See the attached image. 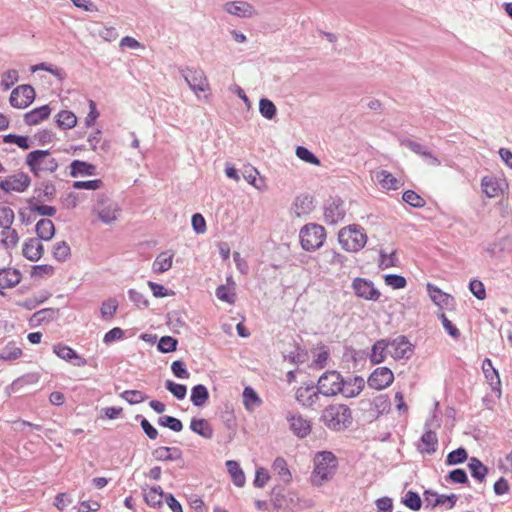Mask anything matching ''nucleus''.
<instances>
[{
	"label": "nucleus",
	"mask_w": 512,
	"mask_h": 512,
	"mask_svg": "<svg viewBox=\"0 0 512 512\" xmlns=\"http://www.w3.org/2000/svg\"><path fill=\"white\" fill-rule=\"evenodd\" d=\"M22 274L16 268L0 269V289L13 288L21 282Z\"/></svg>",
	"instance_id": "nucleus-24"
},
{
	"label": "nucleus",
	"mask_w": 512,
	"mask_h": 512,
	"mask_svg": "<svg viewBox=\"0 0 512 512\" xmlns=\"http://www.w3.org/2000/svg\"><path fill=\"white\" fill-rule=\"evenodd\" d=\"M294 206L298 216L309 213L313 208V197L309 194H301L296 197Z\"/></svg>",
	"instance_id": "nucleus-42"
},
{
	"label": "nucleus",
	"mask_w": 512,
	"mask_h": 512,
	"mask_svg": "<svg viewBox=\"0 0 512 512\" xmlns=\"http://www.w3.org/2000/svg\"><path fill=\"white\" fill-rule=\"evenodd\" d=\"M426 288L431 300L440 307L448 306L449 302L452 300L449 294L443 292L440 288L431 283H428Z\"/></svg>",
	"instance_id": "nucleus-40"
},
{
	"label": "nucleus",
	"mask_w": 512,
	"mask_h": 512,
	"mask_svg": "<svg viewBox=\"0 0 512 512\" xmlns=\"http://www.w3.org/2000/svg\"><path fill=\"white\" fill-rule=\"evenodd\" d=\"M51 107L48 104L36 107L24 114V123L28 126H35L49 118Z\"/></svg>",
	"instance_id": "nucleus-21"
},
{
	"label": "nucleus",
	"mask_w": 512,
	"mask_h": 512,
	"mask_svg": "<svg viewBox=\"0 0 512 512\" xmlns=\"http://www.w3.org/2000/svg\"><path fill=\"white\" fill-rule=\"evenodd\" d=\"M445 480L446 482L452 484H462L466 486L470 485L468 475L466 471L462 468H455L449 471L448 474L445 476Z\"/></svg>",
	"instance_id": "nucleus-48"
},
{
	"label": "nucleus",
	"mask_w": 512,
	"mask_h": 512,
	"mask_svg": "<svg viewBox=\"0 0 512 512\" xmlns=\"http://www.w3.org/2000/svg\"><path fill=\"white\" fill-rule=\"evenodd\" d=\"M15 219L14 211L8 206H0V228L2 231L1 236L6 234V230H9Z\"/></svg>",
	"instance_id": "nucleus-44"
},
{
	"label": "nucleus",
	"mask_w": 512,
	"mask_h": 512,
	"mask_svg": "<svg viewBox=\"0 0 512 512\" xmlns=\"http://www.w3.org/2000/svg\"><path fill=\"white\" fill-rule=\"evenodd\" d=\"M35 97V89L30 84H22L12 90L9 102L14 108L25 109L34 102Z\"/></svg>",
	"instance_id": "nucleus-8"
},
{
	"label": "nucleus",
	"mask_w": 512,
	"mask_h": 512,
	"mask_svg": "<svg viewBox=\"0 0 512 512\" xmlns=\"http://www.w3.org/2000/svg\"><path fill=\"white\" fill-rule=\"evenodd\" d=\"M70 176L73 178L94 176L96 174V166L87 161L75 159L70 163Z\"/></svg>",
	"instance_id": "nucleus-25"
},
{
	"label": "nucleus",
	"mask_w": 512,
	"mask_h": 512,
	"mask_svg": "<svg viewBox=\"0 0 512 512\" xmlns=\"http://www.w3.org/2000/svg\"><path fill=\"white\" fill-rule=\"evenodd\" d=\"M468 468L471 476L480 483L486 480L488 467L485 466L477 457H471L468 462Z\"/></svg>",
	"instance_id": "nucleus-37"
},
{
	"label": "nucleus",
	"mask_w": 512,
	"mask_h": 512,
	"mask_svg": "<svg viewBox=\"0 0 512 512\" xmlns=\"http://www.w3.org/2000/svg\"><path fill=\"white\" fill-rule=\"evenodd\" d=\"M481 187L483 193L489 198L497 197L502 192L499 180L493 176H484L481 180Z\"/></svg>",
	"instance_id": "nucleus-35"
},
{
	"label": "nucleus",
	"mask_w": 512,
	"mask_h": 512,
	"mask_svg": "<svg viewBox=\"0 0 512 512\" xmlns=\"http://www.w3.org/2000/svg\"><path fill=\"white\" fill-rule=\"evenodd\" d=\"M338 240L346 251L358 252L366 245L367 235L361 226L349 225L339 231Z\"/></svg>",
	"instance_id": "nucleus-4"
},
{
	"label": "nucleus",
	"mask_w": 512,
	"mask_h": 512,
	"mask_svg": "<svg viewBox=\"0 0 512 512\" xmlns=\"http://www.w3.org/2000/svg\"><path fill=\"white\" fill-rule=\"evenodd\" d=\"M54 121L59 129L68 130L76 126L77 117L70 110H61L55 115Z\"/></svg>",
	"instance_id": "nucleus-33"
},
{
	"label": "nucleus",
	"mask_w": 512,
	"mask_h": 512,
	"mask_svg": "<svg viewBox=\"0 0 512 512\" xmlns=\"http://www.w3.org/2000/svg\"><path fill=\"white\" fill-rule=\"evenodd\" d=\"M401 503L413 511H418L422 507V499L419 493L412 490H409L405 494L401 500Z\"/></svg>",
	"instance_id": "nucleus-54"
},
{
	"label": "nucleus",
	"mask_w": 512,
	"mask_h": 512,
	"mask_svg": "<svg viewBox=\"0 0 512 512\" xmlns=\"http://www.w3.org/2000/svg\"><path fill=\"white\" fill-rule=\"evenodd\" d=\"M22 356V349L17 347L14 342H9L0 352V360L13 361Z\"/></svg>",
	"instance_id": "nucleus-53"
},
{
	"label": "nucleus",
	"mask_w": 512,
	"mask_h": 512,
	"mask_svg": "<svg viewBox=\"0 0 512 512\" xmlns=\"http://www.w3.org/2000/svg\"><path fill=\"white\" fill-rule=\"evenodd\" d=\"M165 388L177 399L183 400L187 395V386L184 384L176 383L173 380L165 381Z\"/></svg>",
	"instance_id": "nucleus-57"
},
{
	"label": "nucleus",
	"mask_w": 512,
	"mask_h": 512,
	"mask_svg": "<svg viewBox=\"0 0 512 512\" xmlns=\"http://www.w3.org/2000/svg\"><path fill=\"white\" fill-rule=\"evenodd\" d=\"M23 256L32 262H37L41 259L44 253V246L37 238H28L22 248Z\"/></svg>",
	"instance_id": "nucleus-20"
},
{
	"label": "nucleus",
	"mask_w": 512,
	"mask_h": 512,
	"mask_svg": "<svg viewBox=\"0 0 512 512\" xmlns=\"http://www.w3.org/2000/svg\"><path fill=\"white\" fill-rule=\"evenodd\" d=\"M178 346V340L172 336H162L158 343L157 349L161 353H171L176 351Z\"/></svg>",
	"instance_id": "nucleus-60"
},
{
	"label": "nucleus",
	"mask_w": 512,
	"mask_h": 512,
	"mask_svg": "<svg viewBox=\"0 0 512 512\" xmlns=\"http://www.w3.org/2000/svg\"><path fill=\"white\" fill-rule=\"evenodd\" d=\"M394 381V374L388 367H378L370 374L367 384L375 390H383L390 386Z\"/></svg>",
	"instance_id": "nucleus-14"
},
{
	"label": "nucleus",
	"mask_w": 512,
	"mask_h": 512,
	"mask_svg": "<svg viewBox=\"0 0 512 512\" xmlns=\"http://www.w3.org/2000/svg\"><path fill=\"white\" fill-rule=\"evenodd\" d=\"M31 184L30 176L25 172H18L0 181V189L6 194L12 192L23 193Z\"/></svg>",
	"instance_id": "nucleus-9"
},
{
	"label": "nucleus",
	"mask_w": 512,
	"mask_h": 512,
	"mask_svg": "<svg viewBox=\"0 0 512 512\" xmlns=\"http://www.w3.org/2000/svg\"><path fill=\"white\" fill-rule=\"evenodd\" d=\"M320 420L332 431H343L353 423L351 409L345 404L328 405L322 411Z\"/></svg>",
	"instance_id": "nucleus-1"
},
{
	"label": "nucleus",
	"mask_w": 512,
	"mask_h": 512,
	"mask_svg": "<svg viewBox=\"0 0 512 512\" xmlns=\"http://www.w3.org/2000/svg\"><path fill=\"white\" fill-rule=\"evenodd\" d=\"M3 142L6 144H15L23 150H27L32 146L29 136L18 134H7L3 136Z\"/></svg>",
	"instance_id": "nucleus-49"
},
{
	"label": "nucleus",
	"mask_w": 512,
	"mask_h": 512,
	"mask_svg": "<svg viewBox=\"0 0 512 512\" xmlns=\"http://www.w3.org/2000/svg\"><path fill=\"white\" fill-rule=\"evenodd\" d=\"M438 448V437L436 432L431 429L425 430V432L420 437V445H418L417 450L421 454L432 455L437 451Z\"/></svg>",
	"instance_id": "nucleus-22"
},
{
	"label": "nucleus",
	"mask_w": 512,
	"mask_h": 512,
	"mask_svg": "<svg viewBox=\"0 0 512 512\" xmlns=\"http://www.w3.org/2000/svg\"><path fill=\"white\" fill-rule=\"evenodd\" d=\"M398 258L396 256V251L387 254L385 251L381 250L379 253V268L382 270L388 269L390 267L397 266Z\"/></svg>",
	"instance_id": "nucleus-62"
},
{
	"label": "nucleus",
	"mask_w": 512,
	"mask_h": 512,
	"mask_svg": "<svg viewBox=\"0 0 512 512\" xmlns=\"http://www.w3.org/2000/svg\"><path fill=\"white\" fill-rule=\"evenodd\" d=\"M181 74L195 93L204 92L208 87L207 78L202 69L187 67L181 70Z\"/></svg>",
	"instance_id": "nucleus-12"
},
{
	"label": "nucleus",
	"mask_w": 512,
	"mask_h": 512,
	"mask_svg": "<svg viewBox=\"0 0 512 512\" xmlns=\"http://www.w3.org/2000/svg\"><path fill=\"white\" fill-rule=\"evenodd\" d=\"M318 392L326 397L336 396L343 388V376L336 370L324 372L315 384Z\"/></svg>",
	"instance_id": "nucleus-7"
},
{
	"label": "nucleus",
	"mask_w": 512,
	"mask_h": 512,
	"mask_svg": "<svg viewBox=\"0 0 512 512\" xmlns=\"http://www.w3.org/2000/svg\"><path fill=\"white\" fill-rule=\"evenodd\" d=\"M364 387L365 381L362 376L343 377V388L339 394H342L345 398H354L363 391Z\"/></svg>",
	"instance_id": "nucleus-17"
},
{
	"label": "nucleus",
	"mask_w": 512,
	"mask_h": 512,
	"mask_svg": "<svg viewBox=\"0 0 512 512\" xmlns=\"http://www.w3.org/2000/svg\"><path fill=\"white\" fill-rule=\"evenodd\" d=\"M373 411L376 412V417L388 413L391 409V402L388 395H378L371 402Z\"/></svg>",
	"instance_id": "nucleus-45"
},
{
	"label": "nucleus",
	"mask_w": 512,
	"mask_h": 512,
	"mask_svg": "<svg viewBox=\"0 0 512 512\" xmlns=\"http://www.w3.org/2000/svg\"><path fill=\"white\" fill-rule=\"evenodd\" d=\"M388 347L389 339L377 340L371 347L370 362L374 365L384 362L387 357Z\"/></svg>",
	"instance_id": "nucleus-28"
},
{
	"label": "nucleus",
	"mask_w": 512,
	"mask_h": 512,
	"mask_svg": "<svg viewBox=\"0 0 512 512\" xmlns=\"http://www.w3.org/2000/svg\"><path fill=\"white\" fill-rule=\"evenodd\" d=\"M424 496L425 499L430 502L432 507L446 505L447 509H452L458 500V496L456 494H438L436 491L431 489L425 490Z\"/></svg>",
	"instance_id": "nucleus-18"
},
{
	"label": "nucleus",
	"mask_w": 512,
	"mask_h": 512,
	"mask_svg": "<svg viewBox=\"0 0 512 512\" xmlns=\"http://www.w3.org/2000/svg\"><path fill=\"white\" fill-rule=\"evenodd\" d=\"M389 347L392 348L390 354L395 360H409L414 353V345L405 335L389 339Z\"/></svg>",
	"instance_id": "nucleus-10"
},
{
	"label": "nucleus",
	"mask_w": 512,
	"mask_h": 512,
	"mask_svg": "<svg viewBox=\"0 0 512 512\" xmlns=\"http://www.w3.org/2000/svg\"><path fill=\"white\" fill-rule=\"evenodd\" d=\"M118 301L115 298H109L102 302L100 313L103 319H111L118 309Z\"/></svg>",
	"instance_id": "nucleus-59"
},
{
	"label": "nucleus",
	"mask_w": 512,
	"mask_h": 512,
	"mask_svg": "<svg viewBox=\"0 0 512 512\" xmlns=\"http://www.w3.org/2000/svg\"><path fill=\"white\" fill-rule=\"evenodd\" d=\"M58 310L54 308H44L36 311L29 319L30 327H36L43 323H49L56 319Z\"/></svg>",
	"instance_id": "nucleus-30"
},
{
	"label": "nucleus",
	"mask_w": 512,
	"mask_h": 512,
	"mask_svg": "<svg viewBox=\"0 0 512 512\" xmlns=\"http://www.w3.org/2000/svg\"><path fill=\"white\" fill-rule=\"evenodd\" d=\"M36 201H52L56 195V186L51 181H43L34 189Z\"/></svg>",
	"instance_id": "nucleus-34"
},
{
	"label": "nucleus",
	"mask_w": 512,
	"mask_h": 512,
	"mask_svg": "<svg viewBox=\"0 0 512 512\" xmlns=\"http://www.w3.org/2000/svg\"><path fill=\"white\" fill-rule=\"evenodd\" d=\"M320 393L314 382L301 386L296 390V400L305 407L313 406L319 399Z\"/></svg>",
	"instance_id": "nucleus-16"
},
{
	"label": "nucleus",
	"mask_w": 512,
	"mask_h": 512,
	"mask_svg": "<svg viewBox=\"0 0 512 512\" xmlns=\"http://www.w3.org/2000/svg\"><path fill=\"white\" fill-rule=\"evenodd\" d=\"M287 421L289 422L291 431L298 438H305L310 434L312 429L311 422L302 415L289 413L287 415Z\"/></svg>",
	"instance_id": "nucleus-15"
},
{
	"label": "nucleus",
	"mask_w": 512,
	"mask_h": 512,
	"mask_svg": "<svg viewBox=\"0 0 512 512\" xmlns=\"http://www.w3.org/2000/svg\"><path fill=\"white\" fill-rule=\"evenodd\" d=\"M173 255H168L167 252L160 253L153 262V271L157 273H164L172 267Z\"/></svg>",
	"instance_id": "nucleus-46"
},
{
	"label": "nucleus",
	"mask_w": 512,
	"mask_h": 512,
	"mask_svg": "<svg viewBox=\"0 0 512 512\" xmlns=\"http://www.w3.org/2000/svg\"><path fill=\"white\" fill-rule=\"evenodd\" d=\"M272 469L284 483H290L292 480V474L288 468L287 461L283 457H277L273 461Z\"/></svg>",
	"instance_id": "nucleus-41"
},
{
	"label": "nucleus",
	"mask_w": 512,
	"mask_h": 512,
	"mask_svg": "<svg viewBox=\"0 0 512 512\" xmlns=\"http://www.w3.org/2000/svg\"><path fill=\"white\" fill-rule=\"evenodd\" d=\"M352 289L357 297L365 300L378 301L381 296L373 282L366 278L356 277L352 281Z\"/></svg>",
	"instance_id": "nucleus-11"
},
{
	"label": "nucleus",
	"mask_w": 512,
	"mask_h": 512,
	"mask_svg": "<svg viewBox=\"0 0 512 512\" xmlns=\"http://www.w3.org/2000/svg\"><path fill=\"white\" fill-rule=\"evenodd\" d=\"M345 203L339 197H330L324 206L325 221L329 224H336L345 217Z\"/></svg>",
	"instance_id": "nucleus-13"
},
{
	"label": "nucleus",
	"mask_w": 512,
	"mask_h": 512,
	"mask_svg": "<svg viewBox=\"0 0 512 512\" xmlns=\"http://www.w3.org/2000/svg\"><path fill=\"white\" fill-rule=\"evenodd\" d=\"M120 213V208L117 203L110 202L107 205L100 207L97 211L98 218L104 224H111L115 222Z\"/></svg>",
	"instance_id": "nucleus-29"
},
{
	"label": "nucleus",
	"mask_w": 512,
	"mask_h": 512,
	"mask_svg": "<svg viewBox=\"0 0 512 512\" xmlns=\"http://www.w3.org/2000/svg\"><path fill=\"white\" fill-rule=\"evenodd\" d=\"M29 209L40 216L53 217L56 214V208L54 206L37 204L36 197L27 199Z\"/></svg>",
	"instance_id": "nucleus-43"
},
{
	"label": "nucleus",
	"mask_w": 512,
	"mask_h": 512,
	"mask_svg": "<svg viewBox=\"0 0 512 512\" xmlns=\"http://www.w3.org/2000/svg\"><path fill=\"white\" fill-rule=\"evenodd\" d=\"M52 253L55 260L58 262H64L71 255L70 246L66 241H59L53 246Z\"/></svg>",
	"instance_id": "nucleus-55"
},
{
	"label": "nucleus",
	"mask_w": 512,
	"mask_h": 512,
	"mask_svg": "<svg viewBox=\"0 0 512 512\" xmlns=\"http://www.w3.org/2000/svg\"><path fill=\"white\" fill-rule=\"evenodd\" d=\"M485 379L491 387V390L496 394L498 398L502 395L501 390V380L499 376V372L497 369H487L486 372H483Z\"/></svg>",
	"instance_id": "nucleus-47"
},
{
	"label": "nucleus",
	"mask_w": 512,
	"mask_h": 512,
	"mask_svg": "<svg viewBox=\"0 0 512 512\" xmlns=\"http://www.w3.org/2000/svg\"><path fill=\"white\" fill-rule=\"evenodd\" d=\"M153 457L157 461H178L182 460V450L178 447L161 446L153 450Z\"/></svg>",
	"instance_id": "nucleus-26"
},
{
	"label": "nucleus",
	"mask_w": 512,
	"mask_h": 512,
	"mask_svg": "<svg viewBox=\"0 0 512 512\" xmlns=\"http://www.w3.org/2000/svg\"><path fill=\"white\" fill-rule=\"evenodd\" d=\"M225 465L233 484L237 487H243L245 485L246 478L240 464L235 460H227Z\"/></svg>",
	"instance_id": "nucleus-36"
},
{
	"label": "nucleus",
	"mask_w": 512,
	"mask_h": 512,
	"mask_svg": "<svg viewBox=\"0 0 512 512\" xmlns=\"http://www.w3.org/2000/svg\"><path fill=\"white\" fill-rule=\"evenodd\" d=\"M224 10L228 14L237 16L239 18H250L256 13L254 7L245 1L227 2L224 5Z\"/></svg>",
	"instance_id": "nucleus-19"
},
{
	"label": "nucleus",
	"mask_w": 512,
	"mask_h": 512,
	"mask_svg": "<svg viewBox=\"0 0 512 512\" xmlns=\"http://www.w3.org/2000/svg\"><path fill=\"white\" fill-rule=\"evenodd\" d=\"M243 405L248 412H254L259 408L263 401L256 390L251 386H246L242 392Z\"/></svg>",
	"instance_id": "nucleus-27"
},
{
	"label": "nucleus",
	"mask_w": 512,
	"mask_h": 512,
	"mask_svg": "<svg viewBox=\"0 0 512 512\" xmlns=\"http://www.w3.org/2000/svg\"><path fill=\"white\" fill-rule=\"evenodd\" d=\"M209 400V390L204 384L192 387L190 401L195 407H203Z\"/></svg>",
	"instance_id": "nucleus-38"
},
{
	"label": "nucleus",
	"mask_w": 512,
	"mask_h": 512,
	"mask_svg": "<svg viewBox=\"0 0 512 512\" xmlns=\"http://www.w3.org/2000/svg\"><path fill=\"white\" fill-rule=\"evenodd\" d=\"M120 397L130 405L139 404L148 398V396L140 390H125L120 394Z\"/></svg>",
	"instance_id": "nucleus-61"
},
{
	"label": "nucleus",
	"mask_w": 512,
	"mask_h": 512,
	"mask_svg": "<svg viewBox=\"0 0 512 512\" xmlns=\"http://www.w3.org/2000/svg\"><path fill=\"white\" fill-rule=\"evenodd\" d=\"M55 226L50 219H40L35 226L37 239L43 241L51 240L55 235Z\"/></svg>",
	"instance_id": "nucleus-32"
},
{
	"label": "nucleus",
	"mask_w": 512,
	"mask_h": 512,
	"mask_svg": "<svg viewBox=\"0 0 512 512\" xmlns=\"http://www.w3.org/2000/svg\"><path fill=\"white\" fill-rule=\"evenodd\" d=\"M259 112L265 119L272 120L277 115V108L270 99L263 97L259 101Z\"/></svg>",
	"instance_id": "nucleus-52"
},
{
	"label": "nucleus",
	"mask_w": 512,
	"mask_h": 512,
	"mask_svg": "<svg viewBox=\"0 0 512 512\" xmlns=\"http://www.w3.org/2000/svg\"><path fill=\"white\" fill-rule=\"evenodd\" d=\"M296 156L303 160L306 163L312 164V165H319L320 160L319 158L307 147L305 146H297L296 148Z\"/></svg>",
	"instance_id": "nucleus-64"
},
{
	"label": "nucleus",
	"mask_w": 512,
	"mask_h": 512,
	"mask_svg": "<svg viewBox=\"0 0 512 512\" xmlns=\"http://www.w3.org/2000/svg\"><path fill=\"white\" fill-rule=\"evenodd\" d=\"M402 144L414 153L421 155L426 159H430L433 165H440L439 159L435 157L430 151H428L422 144L410 139H405Z\"/></svg>",
	"instance_id": "nucleus-39"
},
{
	"label": "nucleus",
	"mask_w": 512,
	"mask_h": 512,
	"mask_svg": "<svg viewBox=\"0 0 512 512\" xmlns=\"http://www.w3.org/2000/svg\"><path fill=\"white\" fill-rule=\"evenodd\" d=\"M484 251L498 264L512 254V236L498 233L495 240L485 246Z\"/></svg>",
	"instance_id": "nucleus-6"
},
{
	"label": "nucleus",
	"mask_w": 512,
	"mask_h": 512,
	"mask_svg": "<svg viewBox=\"0 0 512 512\" xmlns=\"http://www.w3.org/2000/svg\"><path fill=\"white\" fill-rule=\"evenodd\" d=\"M402 200L414 208H422L426 205L425 199L413 190L404 191Z\"/></svg>",
	"instance_id": "nucleus-56"
},
{
	"label": "nucleus",
	"mask_w": 512,
	"mask_h": 512,
	"mask_svg": "<svg viewBox=\"0 0 512 512\" xmlns=\"http://www.w3.org/2000/svg\"><path fill=\"white\" fill-rule=\"evenodd\" d=\"M25 164L35 177H40L41 172L54 173L58 169V162L50 157V150L36 149L30 151L25 159Z\"/></svg>",
	"instance_id": "nucleus-3"
},
{
	"label": "nucleus",
	"mask_w": 512,
	"mask_h": 512,
	"mask_svg": "<svg viewBox=\"0 0 512 512\" xmlns=\"http://www.w3.org/2000/svg\"><path fill=\"white\" fill-rule=\"evenodd\" d=\"M301 247L308 252L319 249L326 238V232L323 226L316 223L304 225L299 232Z\"/></svg>",
	"instance_id": "nucleus-5"
},
{
	"label": "nucleus",
	"mask_w": 512,
	"mask_h": 512,
	"mask_svg": "<svg viewBox=\"0 0 512 512\" xmlns=\"http://www.w3.org/2000/svg\"><path fill=\"white\" fill-rule=\"evenodd\" d=\"M190 429L192 432L205 439H211L214 434L211 424L204 418H192Z\"/></svg>",
	"instance_id": "nucleus-31"
},
{
	"label": "nucleus",
	"mask_w": 512,
	"mask_h": 512,
	"mask_svg": "<svg viewBox=\"0 0 512 512\" xmlns=\"http://www.w3.org/2000/svg\"><path fill=\"white\" fill-rule=\"evenodd\" d=\"M338 466L337 457L331 451H320L314 459L313 482L321 485L332 479Z\"/></svg>",
	"instance_id": "nucleus-2"
},
{
	"label": "nucleus",
	"mask_w": 512,
	"mask_h": 512,
	"mask_svg": "<svg viewBox=\"0 0 512 512\" xmlns=\"http://www.w3.org/2000/svg\"><path fill=\"white\" fill-rule=\"evenodd\" d=\"M143 497L145 503L152 508H160L165 500V493L159 485H155L147 490L145 487L142 488Z\"/></svg>",
	"instance_id": "nucleus-23"
},
{
	"label": "nucleus",
	"mask_w": 512,
	"mask_h": 512,
	"mask_svg": "<svg viewBox=\"0 0 512 512\" xmlns=\"http://www.w3.org/2000/svg\"><path fill=\"white\" fill-rule=\"evenodd\" d=\"M158 425H160L161 427L168 428L174 432H180L183 429L182 421L176 417L169 415L159 417Z\"/></svg>",
	"instance_id": "nucleus-58"
},
{
	"label": "nucleus",
	"mask_w": 512,
	"mask_h": 512,
	"mask_svg": "<svg viewBox=\"0 0 512 512\" xmlns=\"http://www.w3.org/2000/svg\"><path fill=\"white\" fill-rule=\"evenodd\" d=\"M376 178L381 186L387 190H396L398 188V180L386 170L376 173Z\"/></svg>",
	"instance_id": "nucleus-51"
},
{
	"label": "nucleus",
	"mask_w": 512,
	"mask_h": 512,
	"mask_svg": "<svg viewBox=\"0 0 512 512\" xmlns=\"http://www.w3.org/2000/svg\"><path fill=\"white\" fill-rule=\"evenodd\" d=\"M384 282L392 289H403L407 285V280L404 276L399 274H386L384 275Z\"/></svg>",
	"instance_id": "nucleus-63"
},
{
	"label": "nucleus",
	"mask_w": 512,
	"mask_h": 512,
	"mask_svg": "<svg viewBox=\"0 0 512 512\" xmlns=\"http://www.w3.org/2000/svg\"><path fill=\"white\" fill-rule=\"evenodd\" d=\"M467 459V450L464 447H458L457 449H454L448 453L445 463L448 466H454L464 463Z\"/></svg>",
	"instance_id": "nucleus-50"
}]
</instances>
